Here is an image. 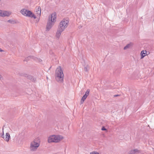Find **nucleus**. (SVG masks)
<instances>
[{"mask_svg": "<svg viewBox=\"0 0 154 154\" xmlns=\"http://www.w3.org/2000/svg\"><path fill=\"white\" fill-rule=\"evenodd\" d=\"M69 22L68 19H63L60 22L56 34L57 37H60L62 32L67 27Z\"/></svg>", "mask_w": 154, "mask_h": 154, "instance_id": "1", "label": "nucleus"}, {"mask_svg": "<svg viewBox=\"0 0 154 154\" xmlns=\"http://www.w3.org/2000/svg\"><path fill=\"white\" fill-rule=\"evenodd\" d=\"M56 14L55 12L51 14L49 17L46 27V31H48L51 28L54 23L56 21Z\"/></svg>", "mask_w": 154, "mask_h": 154, "instance_id": "2", "label": "nucleus"}, {"mask_svg": "<svg viewBox=\"0 0 154 154\" xmlns=\"http://www.w3.org/2000/svg\"><path fill=\"white\" fill-rule=\"evenodd\" d=\"M63 73L60 66H59L56 69L55 73L56 80L60 83L63 81Z\"/></svg>", "mask_w": 154, "mask_h": 154, "instance_id": "3", "label": "nucleus"}, {"mask_svg": "<svg viewBox=\"0 0 154 154\" xmlns=\"http://www.w3.org/2000/svg\"><path fill=\"white\" fill-rule=\"evenodd\" d=\"M20 12L23 15L26 16L33 18L35 19L36 18V16L31 11L26 9L21 10Z\"/></svg>", "mask_w": 154, "mask_h": 154, "instance_id": "4", "label": "nucleus"}, {"mask_svg": "<svg viewBox=\"0 0 154 154\" xmlns=\"http://www.w3.org/2000/svg\"><path fill=\"white\" fill-rule=\"evenodd\" d=\"M39 144L37 142H34L33 144L31 143L30 146L31 150H35L39 146Z\"/></svg>", "mask_w": 154, "mask_h": 154, "instance_id": "5", "label": "nucleus"}, {"mask_svg": "<svg viewBox=\"0 0 154 154\" xmlns=\"http://www.w3.org/2000/svg\"><path fill=\"white\" fill-rule=\"evenodd\" d=\"M54 142L57 143L63 138V137L61 135H54Z\"/></svg>", "mask_w": 154, "mask_h": 154, "instance_id": "6", "label": "nucleus"}, {"mask_svg": "<svg viewBox=\"0 0 154 154\" xmlns=\"http://www.w3.org/2000/svg\"><path fill=\"white\" fill-rule=\"evenodd\" d=\"M24 75L25 77H26L28 79H29L32 82H35L36 81V79L35 78H34L32 75H27V74H24Z\"/></svg>", "mask_w": 154, "mask_h": 154, "instance_id": "7", "label": "nucleus"}, {"mask_svg": "<svg viewBox=\"0 0 154 154\" xmlns=\"http://www.w3.org/2000/svg\"><path fill=\"white\" fill-rule=\"evenodd\" d=\"M35 12L38 16H40L41 14V8L40 6L37 7L35 8Z\"/></svg>", "mask_w": 154, "mask_h": 154, "instance_id": "8", "label": "nucleus"}, {"mask_svg": "<svg viewBox=\"0 0 154 154\" xmlns=\"http://www.w3.org/2000/svg\"><path fill=\"white\" fill-rule=\"evenodd\" d=\"M54 135L50 136L48 139V143L54 142Z\"/></svg>", "mask_w": 154, "mask_h": 154, "instance_id": "9", "label": "nucleus"}, {"mask_svg": "<svg viewBox=\"0 0 154 154\" xmlns=\"http://www.w3.org/2000/svg\"><path fill=\"white\" fill-rule=\"evenodd\" d=\"M10 138V135L8 133H7L5 135V137L4 138L7 142H8L9 141V139Z\"/></svg>", "mask_w": 154, "mask_h": 154, "instance_id": "10", "label": "nucleus"}, {"mask_svg": "<svg viewBox=\"0 0 154 154\" xmlns=\"http://www.w3.org/2000/svg\"><path fill=\"white\" fill-rule=\"evenodd\" d=\"M146 53V51H141L140 55H141V59H143L146 56L145 54Z\"/></svg>", "mask_w": 154, "mask_h": 154, "instance_id": "11", "label": "nucleus"}, {"mask_svg": "<svg viewBox=\"0 0 154 154\" xmlns=\"http://www.w3.org/2000/svg\"><path fill=\"white\" fill-rule=\"evenodd\" d=\"M10 15L9 13L7 11H5L2 13V17H4L5 16L8 17Z\"/></svg>", "mask_w": 154, "mask_h": 154, "instance_id": "12", "label": "nucleus"}, {"mask_svg": "<svg viewBox=\"0 0 154 154\" xmlns=\"http://www.w3.org/2000/svg\"><path fill=\"white\" fill-rule=\"evenodd\" d=\"M138 150L137 149H135L134 150H131L129 153V154H135L136 152H138Z\"/></svg>", "mask_w": 154, "mask_h": 154, "instance_id": "13", "label": "nucleus"}, {"mask_svg": "<svg viewBox=\"0 0 154 154\" xmlns=\"http://www.w3.org/2000/svg\"><path fill=\"white\" fill-rule=\"evenodd\" d=\"M34 57L33 56H29L28 57L25 58L24 60V61H28L29 60V58L34 59Z\"/></svg>", "mask_w": 154, "mask_h": 154, "instance_id": "14", "label": "nucleus"}, {"mask_svg": "<svg viewBox=\"0 0 154 154\" xmlns=\"http://www.w3.org/2000/svg\"><path fill=\"white\" fill-rule=\"evenodd\" d=\"M131 43H129V44H127L126 46H125L124 47V49L126 50L127 48H129L130 47V46H131Z\"/></svg>", "mask_w": 154, "mask_h": 154, "instance_id": "15", "label": "nucleus"}, {"mask_svg": "<svg viewBox=\"0 0 154 154\" xmlns=\"http://www.w3.org/2000/svg\"><path fill=\"white\" fill-rule=\"evenodd\" d=\"M87 96L84 95L82 98L81 102H83L85 100V99L87 98Z\"/></svg>", "mask_w": 154, "mask_h": 154, "instance_id": "16", "label": "nucleus"}, {"mask_svg": "<svg viewBox=\"0 0 154 154\" xmlns=\"http://www.w3.org/2000/svg\"><path fill=\"white\" fill-rule=\"evenodd\" d=\"M34 59L35 60H36V61H38V62H41V61H42V60L41 59H39V58H38L37 57H34Z\"/></svg>", "mask_w": 154, "mask_h": 154, "instance_id": "17", "label": "nucleus"}, {"mask_svg": "<svg viewBox=\"0 0 154 154\" xmlns=\"http://www.w3.org/2000/svg\"><path fill=\"white\" fill-rule=\"evenodd\" d=\"M89 92H90V90L88 89L85 92V93L84 95H86L87 97H88V96L89 94Z\"/></svg>", "mask_w": 154, "mask_h": 154, "instance_id": "18", "label": "nucleus"}, {"mask_svg": "<svg viewBox=\"0 0 154 154\" xmlns=\"http://www.w3.org/2000/svg\"><path fill=\"white\" fill-rule=\"evenodd\" d=\"M90 154H99V153L96 151H93L91 152Z\"/></svg>", "mask_w": 154, "mask_h": 154, "instance_id": "19", "label": "nucleus"}, {"mask_svg": "<svg viewBox=\"0 0 154 154\" xmlns=\"http://www.w3.org/2000/svg\"><path fill=\"white\" fill-rule=\"evenodd\" d=\"M101 130L102 131H106L107 130V129L104 126H103L102 127V128L101 129Z\"/></svg>", "mask_w": 154, "mask_h": 154, "instance_id": "20", "label": "nucleus"}, {"mask_svg": "<svg viewBox=\"0 0 154 154\" xmlns=\"http://www.w3.org/2000/svg\"><path fill=\"white\" fill-rule=\"evenodd\" d=\"M8 22L9 23H13V21L11 20H8Z\"/></svg>", "mask_w": 154, "mask_h": 154, "instance_id": "21", "label": "nucleus"}, {"mask_svg": "<svg viewBox=\"0 0 154 154\" xmlns=\"http://www.w3.org/2000/svg\"><path fill=\"white\" fill-rule=\"evenodd\" d=\"M88 70V68L87 67H85L84 68V70L85 71H87Z\"/></svg>", "mask_w": 154, "mask_h": 154, "instance_id": "22", "label": "nucleus"}, {"mask_svg": "<svg viewBox=\"0 0 154 154\" xmlns=\"http://www.w3.org/2000/svg\"><path fill=\"white\" fill-rule=\"evenodd\" d=\"M1 137L2 138H3L4 139V135L3 133L1 134Z\"/></svg>", "mask_w": 154, "mask_h": 154, "instance_id": "23", "label": "nucleus"}, {"mask_svg": "<svg viewBox=\"0 0 154 154\" xmlns=\"http://www.w3.org/2000/svg\"><path fill=\"white\" fill-rule=\"evenodd\" d=\"M2 11L0 10V16L2 17Z\"/></svg>", "mask_w": 154, "mask_h": 154, "instance_id": "24", "label": "nucleus"}, {"mask_svg": "<svg viewBox=\"0 0 154 154\" xmlns=\"http://www.w3.org/2000/svg\"><path fill=\"white\" fill-rule=\"evenodd\" d=\"M120 95L119 94H116L114 95V97H116L119 96Z\"/></svg>", "mask_w": 154, "mask_h": 154, "instance_id": "25", "label": "nucleus"}, {"mask_svg": "<svg viewBox=\"0 0 154 154\" xmlns=\"http://www.w3.org/2000/svg\"><path fill=\"white\" fill-rule=\"evenodd\" d=\"M3 51L2 50L1 48H0V52Z\"/></svg>", "mask_w": 154, "mask_h": 154, "instance_id": "26", "label": "nucleus"}, {"mask_svg": "<svg viewBox=\"0 0 154 154\" xmlns=\"http://www.w3.org/2000/svg\"><path fill=\"white\" fill-rule=\"evenodd\" d=\"M2 77V76L0 74V79H1Z\"/></svg>", "mask_w": 154, "mask_h": 154, "instance_id": "27", "label": "nucleus"}]
</instances>
